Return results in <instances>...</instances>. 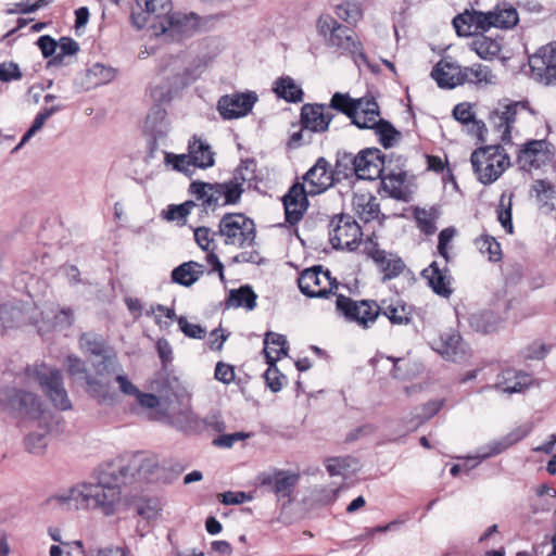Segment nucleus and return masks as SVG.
<instances>
[{
    "instance_id": "nucleus-37",
    "label": "nucleus",
    "mask_w": 556,
    "mask_h": 556,
    "mask_svg": "<svg viewBox=\"0 0 556 556\" xmlns=\"http://www.w3.org/2000/svg\"><path fill=\"white\" fill-rule=\"evenodd\" d=\"M172 422L177 430L187 434L200 432L205 427L203 419L191 409H181L174 415Z\"/></svg>"
},
{
    "instance_id": "nucleus-17",
    "label": "nucleus",
    "mask_w": 556,
    "mask_h": 556,
    "mask_svg": "<svg viewBox=\"0 0 556 556\" xmlns=\"http://www.w3.org/2000/svg\"><path fill=\"white\" fill-rule=\"evenodd\" d=\"M257 101L255 91L233 92L219 98L217 111L224 119H237L247 116Z\"/></svg>"
},
{
    "instance_id": "nucleus-1",
    "label": "nucleus",
    "mask_w": 556,
    "mask_h": 556,
    "mask_svg": "<svg viewBox=\"0 0 556 556\" xmlns=\"http://www.w3.org/2000/svg\"><path fill=\"white\" fill-rule=\"evenodd\" d=\"M50 502L65 510L99 509L110 516L116 511L121 503V492L103 466L94 481L77 483L61 490L50 498Z\"/></svg>"
},
{
    "instance_id": "nucleus-39",
    "label": "nucleus",
    "mask_w": 556,
    "mask_h": 556,
    "mask_svg": "<svg viewBox=\"0 0 556 556\" xmlns=\"http://www.w3.org/2000/svg\"><path fill=\"white\" fill-rule=\"evenodd\" d=\"M425 278L428 279L432 290L443 296L451 293L450 277L446 270L441 269L437 262H433L428 268L422 271Z\"/></svg>"
},
{
    "instance_id": "nucleus-53",
    "label": "nucleus",
    "mask_w": 556,
    "mask_h": 556,
    "mask_svg": "<svg viewBox=\"0 0 556 556\" xmlns=\"http://www.w3.org/2000/svg\"><path fill=\"white\" fill-rule=\"evenodd\" d=\"M475 244L479 252L483 255H486L491 262H497L501 260V244L494 238L489 236H481L476 239Z\"/></svg>"
},
{
    "instance_id": "nucleus-16",
    "label": "nucleus",
    "mask_w": 556,
    "mask_h": 556,
    "mask_svg": "<svg viewBox=\"0 0 556 556\" xmlns=\"http://www.w3.org/2000/svg\"><path fill=\"white\" fill-rule=\"evenodd\" d=\"M80 349L84 353L91 354L92 366L98 376L104 377L116 371V358L106 351L104 342L96 334L85 333L80 338Z\"/></svg>"
},
{
    "instance_id": "nucleus-63",
    "label": "nucleus",
    "mask_w": 556,
    "mask_h": 556,
    "mask_svg": "<svg viewBox=\"0 0 556 556\" xmlns=\"http://www.w3.org/2000/svg\"><path fill=\"white\" fill-rule=\"evenodd\" d=\"M22 78V72L16 63L3 62L0 63V80L9 83L11 80H18Z\"/></svg>"
},
{
    "instance_id": "nucleus-13",
    "label": "nucleus",
    "mask_w": 556,
    "mask_h": 556,
    "mask_svg": "<svg viewBox=\"0 0 556 556\" xmlns=\"http://www.w3.org/2000/svg\"><path fill=\"white\" fill-rule=\"evenodd\" d=\"M301 292L309 298H324L337 289L328 269L314 266L303 270L298 279Z\"/></svg>"
},
{
    "instance_id": "nucleus-24",
    "label": "nucleus",
    "mask_w": 556,
    "mask_h": 556,
    "mask_svg": "<svg viewBox=\"0 0 556 556\" xmlns=\"http://www.w3.org/2000/svg\"><path fill=\"white\" fill-rule=\"evenodd\" d=\"M431 77L440 88L453 89L464 84V68L452 60H441L432 70Z\"/></svg>"
},
{
    "instance_id": "nucleus-61",
    "label": "nucleus",
    "mask_w": 556,
    "mask_h": 556,
    "mask_svg": "<svg viewBox=\"0 0 556 556\" xmlns=\"http://www.w3.org/2000/svg\"><path fill=\"white\" fill-rule=\"evenodd\" d=\"M195 204L192 201H187L180 205L169 206L166 213V218L168 220H182L185 219L191 212Z\"/></svg>"
},
{
    "instance_id": "nucleus-32",
    "label": "nucleus",
    "mask_w": 556,
    "mask_h": 556,
    "mask_svg": "<svg viewBox=\"0 0 556 556\" xmlns=\"http://www.w3.org/2000/svg\"><path fill=\"white\" fill-rule=\"evenodd\" d=\"M355 214L365 223L374 220L379 215L377 199L369 192H357L352 200Z\"/></svg>"
},
{
    "instance_id": "nucleus-30",
    "label": "nucleus",
    "mask_w": 556,
    "mask_h": 556,
    "mask_svg": "<svg viewBox=\"0 0 556 556\" xmlns=\"http://www.w3.org/2000/svg\"><path fill=\"white\" fill-rule=\"evenodd\" d=\"M519 438H513V435H508L504 439L493 441L484 446H481L477 453L472 456H468L467 462H473L471 465H465L466 470H470L476 467L482 460L498 455L511 446L515 442H517Z\"/></svg>"
},
{
    "instance_id": "nucleus-40",
    "label": "nucleus",
    "mask_w": 556,
    "mask_h": 556,
    "mask_svg": "<svg viewBox=\"0 0 556 556\" xmlns=\"http://www.w3.org/2000/svg\"><path fill=\"white\" fill-rule=\"evenodd\" d=\"M256 294L249 286H242L229 292L227 300L228 309L252 311L256 304Z\"/></svg>"
},
{
    "instance_id": "nucleus-2",
    "label": "nucleus",
    "mask_w": 556,
    "mask_h": 556,
    "mask_svg": "<svg viewBox=\"0 0 556 556\" xmlns=\"http://www.w3.org/2000/svg\"><path fill=\"white\" fill-rule=\"evenodd\" d=\"M0 406L5 412L37 424L40 431L30 433L26 438L25 446L33 454L42 453L48 445L52 413L45 407L40 397L31 392L4 388L0 390Z\"/></svg>"
},
{
    "instance_id": "nucleus-51",
    "label": "nucleus",
    "mask_w": 556,
    "mask_h": 556,
    "mask_svg": "<svg viewBox=\"0 0 556 556\" xmlns=\"http://www.w3.org/2000/svg\"><path fill=\"white\" fill-rule=\"evenodd\" d=\"M62 110V105H55L51 108H45L42 109L35 117L31 126L29 129L24 134L22 137L21 142L18 146L14 149L17 150L22 146H24L30 138H33L45 125L46 121L58 111Z\"/></svg>"
},
{
    "instance_id": "nucleus-36",
    "label": "nucleus",
    "mask_w": 556,
    "mask_h": 556,
    "mask_svg": "<svg viewBox=\"0 0 556 556\" xmlns=\"http://www.w3.org/2000/svg\"><path fill=\"white\" fill-rule=\"evenodd\" d=\"M264 354L267 364H276L281 357L287 356L286 337L276 332H267L264 339Z\"/></svg>"
},
{
    "instance_id": "nucleus-52",
    "label": "nucleus",
    "mask_w": 556,
    "mask_h": 556,
    "mask_svg": "<svg viewBox=\"0 0 556 556\" xmlns=\"http://www.w3.org/2000/svg\"><path fill=\"white\" fill-rule=\"evenodd\" d=\"M162 503L157 498H146L137 505L138 515L148 522L156 521L162 515Z\"/></svg>"
},
{
    "instance_id": "nucleus-54",
    "label": "nucleus",
    "mask_w": 556,
    "mask_h": 556,
    "mask_svg": "<svg viewBox=\"0 0 556 556\" xmlns=\"http://www.w3.org/2000/svg\"><path fill=\"white\" fill-rule=\"evenodd\" d=\"M115 72L113 68L103 64H93L87 72L89 83L99 86L110 83L114 78Z\"/></svg>"
},
{
    "instance_id": "nucleus-46",
    "label": "nucleus",
    "mask_w": 556,
    "mask_h": 556,
    "mask_svg": "<svg viewBox=\"0 0 556 556\" xmlns=\"http://www.w3.org/2000/svg\"><path fill=\"white\" fill-rule=\"evenodd\" d=\"M151 387L165 397L178 396L185 389L179 378L169 374H160L151 381Z\"/></svg>"
},
{
    "instance_id": "nucleus-42",
    "label": "nucleus",
    "mask_w": 556,
    "mask_h": 556,
    "mask_svg": "<svg viewBox=\"0 0 556 556\" xmlns=\"http://www.w3.org/2000/svg\"><path fill=\"white\" fill-rule=\"evenodd\" d=\"M406 173H389L381 179L382 189L390 197L397 200H405L407 195V187L405 185Z\"/></svg>"
},
{
    "instance_id": "nucleus-31",
    "label": "nucleus",
    "mask_w": 556,
    "mask_h": 556,
    "mask_svg": "<svg viewBox=\"0 0 556 556\" xmlns=\"http://www.w3.org/2000/svg\"><path fill=\"white\" fill-rule=\"evenodd\" d=\"M530 377L515 369L504 370L497 378L496 388L505 393L522 392L529 387Z\"/></svg>"
},
{
    "instance_id": "nucleus-48",
    "label": "nucleus",
    "mask_w": 556,
    "mask_h": 556,
    "mask_svg": "<svg viewBox=\"0 0 556 556\" xmlns=\"http://www.w3.org/2000/svg\"><path fill=\"white\" fill-rule=\"evenodd\" d=\"M203 274V266L195 262H187L175 268L173 280L182 286H191Z\"/></svg>"
},
{
    "instance_id": "nucleus-8",
    "label": "nucleus",
    "mask_w": 556,
    "mask_h": 556,
    "mask_svg": "<svg viewBox=\"0 0 556 556\" xmlns=\"http://www.w3.org/2000/svg\"><path fill=\"white\" fill-rule=\"evenodd\" d=\"M471 165L478 180L490 185L509 166V156L501 146H488L471 154Z\"/></svg>"
},
{
    "instance_id": "nucleus-19",
    "label": "nucleus",
    "mask_w": 556,
    "mask_h": 556,
    "mask_svg": "<svg viewBox=\"0 0 556 556\" xmlns=\"http://www.w3.org/2000/svg\"><path fill=\"white\" fill-rule=\"evenodd\" d=\"M198 25V20L194 14H185L181 12H170L165 14L160 24H154V34L165 35L170 37L182 36L190 34Z\"/></svg>"
},
{
    "instance_id": "nucleus-4",
    "label": "nucleus",
    "mask_w": 556,
    "mask_h": 556,
    "mask_svg": "<svg viewBox=\"0 0 556 556\" xmlns=\"http://www.w3.org/2000/svg\"><path fill=\"white\" fill-rule=\"evenodd\" d=\"M519 22L517 10L508 4H498L488 12L465 11L453 20V25L459 36H471L485 33L490 28L510 29Z\"/></svg>"
},
{
    "instance_id": "nucleus-6",
    "label": "nucleus",
    "mask_w": 556,
    "mask_h": 556,
    "mask_svg": "<svg viewBox=\"0 0 556 556\" xmlns=\"http://www.w3.org/2000/svg\"><path fill=\"white\" fill-rule=\"evenodd\" d=\"M25 377L27 381L38 383L58 409L67 410L72 407L58 369L46 364L33 365L26 368Z\"/></svg>"
},
{
    "instance_id": "nucleus-23",
    "label": "nucleus",
    "mask_w": 556,
    "mask_h": 556,
    "mask_svg": "<svg viewBox=\"0 0 556 556\" xmlns=\"http://www.w3.org/2000/svg\"><path fill=\"white\" fill-rule=\"evenodd\" d=\"M333 177L328 162L320 157L304 177V188L308 194L315 195L332 186Z\"/></svg>"
},
{
    "instance_id": "nucleus-20",
    "label": "nucleus",
    "mask_w": 556,
    "mask_h": 556,
    "mask_svg": "<svg viewBox=\"0 0 556 556\" xmlns=\"http://www.w3.org/2000/svg\"><path fill=\"white\" fill-rule=\"evenodd\" d=\"M383 159L378 149H366L361 151L353 161L356 176L364 180H374L381 176L383 170Z\"/></svg>"
},
{
    "instance_id": "nucleus-33",
    "label": "nucleus",
    "mask_w": 556,
    "mask_h": 556,
    "mask_svg": "<svg viewBox=\"0 0 556 556\" xmlns=\"http://www.w3.org/2000/svg\"><path fill=\"white\" fill-rule=\"evenodd\" d=\"M325 466L330 476L343 478H349L362 468L359 459L350 455L327 458Z\"/></svg>"
},
{
    "instance_id": "nucleus-7",
    "label": "nucleus",
    "mask_w": 556,
    "mask_h": 556,
    "mask_svg": "<svg viewBox=\"0 0 556 556\" xmlns=\"http://www.w3.org/2000/svg\"><path fill=\"white\" fill-rule=\"evenodd\" d=\"M191 192L202 204L208 208H216L218 206L237 204L243 193V187L239 178L230 179L224 182H192L190 186Z\"/></svg>"
},
{
    "instance_id": "nucleus-45",
    "label": "nucleus",
    "mask_w": 556,
    "mask_h": 556,
    "mask_svg": "<svg viewBox=\"0 0 556 556\" xmlns=\"http://www.w3.org/2000/svg\"><path fill=\"white\" fill-rule=\"evenodd\" d=\"M453 115L458 122L469 126L470 134L481 137L485 126L475 118L472 106L469 103L457 104L453 110Z\"/></svg>"
},
{
    "instance_id": "nucleus-12",
    "label": "nucleus",
    "mask_w": 556,
    "mask_h": 556,
    "mask_svg": "<svg viewBox=\"0 0 556 556\" xmlns=\"http://www.w3.org/2000/svg\"><path fill=\"white\" fill-rule=\"evenodd\" d=\"M430 346L443 359L455 364L467 363L472 354L470 346L456 331L444 332L432 339Z\"/></svg>"
},
{
    "instance_id": "nucleus-25",
    "label": "nucleus",
    "mask_w": 556,
    "mask_h": 556,
    "mask_svg": "<svg viewBox=\"0 0 556 556\" xmlns=\"http://www.w3.org/2000/svg\"><path fill=\"white\" fill-rule=\"evenodd\" d=\"M307 191L304 186L294 185L283 197L286 220L294 225L301 220L307 208Z\"/></svg>"
},
{
    "instance_id": "nucleus-64",
    "label": "nucleus",
    "mask_w": 556,
    "mask_h": 556,
    "mask_svg": "<svg viewBox=\"0 0 556 556\" xmlns=\"http://www.w3.org/2000/svg\"><path fill=\"white\" fill-rule=\"evenodd\" d=\"M255 163L251 160H247L241 162L240 166L237 168L236 175L232 179L239 178L241 182V187L245 181H251L255 177Z\"/></svg>"
},
{
    "instance_id": "nucleus-27",
    "label": "nucleus",
    "mask_w": 556,
    "mask_h": 556,
    "mask_svg": "<svg viewBox=\"0 0 556 556\" xmlns=\"http://www.w3.org/2000/svg\"><path fill=\"white\" fill-rule=\"evenodd\" d=\"M301 121L304 129L320 132L327 130L331 117L324 105L305 104L302 108Z\"/></svg>"
},
{
    "instance_id": "nucleus-56",
    "label": "nucleus",
    "mask_w": 556,
    "mask_h": 556,
    "mask_svg": "<svg viewBox=\"0 0 556 556\" xmlns=\"http://www.w3.org/2000/svg\"><path fill=\"white\" fill-rule=\"evenodd\" d=\"M336 14L339 18L348 23H355L361 18L362 10L358 3L346 1L337 5Z\"/></svg>"
},
{
    "instance_id": "nucleus-59",
    "label": "nucleus",
    "mask_w": 556,
    "mask_h": 556,
    "mask_svg": "<svg viewBox=\"0 0 556 556\" xmlns=\"http://www.w3.org/2000/svg\"><path fill=\"white\" fill-rule=\"evenodd\" d=\"M267 387L273 392H279L283 387L285 376L280 374L276 364H268V369L264 374Z\"/></svg>"
},
{
    "instance_id": "nucleus-5",
    "label": "nucleus",
    "mask_w": 556,
    "mask_h": 556,
    "mask_svg": "<svg viewBox=\"0 0 556 556\" xmlns=\"http://www.w3.org/2000/svg\"><path fill=\"white\" fill-rule=\"evenodd\" d=\"M105 467L119 491L123 484L154 481L161 471L159 457L149 452H138Z\"/></svg>"
},
{
    "instance_id": "nucleus-35",
    "label": "nucleus",
    "mask_w": 556,
    "mask_h": 556,
    "mask_svg": "<svg viewBox=\"0 0 556 556\" xmlns=\"http://www.w3.org/2000/svg\"><path fill=\"white\" fill-rule=\"evenodd\" d=\"M392 363V376L396 379H410L420 375L424 370V364L418 358L407 357H387Z\"/></svg>"
},
{
    "instance_id": "nucleus-18",
    "label": "nucleus",
    "mask_w": 556,
    "mask_h": 556,
    "mask_svg": "<svg viewBox=\"0 0 556 556\" xmlns=\"http://www.w3.org/2000/svg\"><path fill=\"white\" fill-rule=\"evenodd\" d=\"M533 78L544 85L556 84V46L546 45L530 56Z\"/></svg>"
},
{
    "instance_id": "nucleus-3",
    "label": "nucleus",
    "mask_w": 556,
    "mask_h": 556,
    "mask_svg": "<svg viewBox=\"0 0 556 556\" xmlns=\"http://www.w3.org/2000/svg\"><path fill=\"white\" fill-rule=\"evenodd\" d=\"M330 108L348 115L361 129H374L384 148L393 147L401 134L380 117L378 103L372 98L353 99L348 93L337 92L332 96Z\"/></svg>"
},
{
    "instance_id": "nucleus-58",
    "label": "nucleus",
    "mask_w": 556,
    "mask_h": 556,
    "mask_svg": "<svg viewBox=\"0 0 556 556\" xmlns=\"http://www.w3.org/2000/svg\"><path fill=\"white\" fill-rule=\"evenodd\" d=\"M340 489L334 486H317L314 489V501L319 505H328L338 497Z\"/></svg>"
},
{
    "instance_id": "nucleus-47",
    "label": "nucleus",
    "mask_w": 556,
    "mask_h": 556,
    "mask_svg": "<svg viewBox=\"0 0 556 556\" xmlns=\"http://www.w3.org/2000/svg\"><path fill=\"white\" fill-rule=\"evenodd\" d=\"M477 35L471 42V49L481 59L491 60L500 54L502 46L498 40L486 37L483 33H478Z\"/></svg>"
},
{
    "instance_id": "nucleus-29",
    "label": "nucleus",
    "mask_w": 556,
    "mask_h": 556,
    "mask_svg": "<svg viewBox=\"0 0 556 556\" xmlns=\"http://www.w3.org/2000/svg\"><path fill=\"white\" fill-rule=\"evenodd\" d=\"M458 323L475 332L491 333L501 328L503 320L500 315H460Z\"/></svg>"
},
{
    "instance_id": "nucleus-38",
    "label": "nucleus",
    "mask_w": 556,
    "mask_h": 556,
    "mask_svg": "<svg viewBox=\"0 0 556 556\" xmlns=\"http://www.w3.org/2000/svg\"><path fill=\"white\" fill-rule=\"evenodd\" d=\"M189 152L193 159V166L207 168L214 165V152L211 146L200 138L193 137L189 142Z\"/></svg>"
},
{
    "instance_id": "nucleus-26",
    "label": "nucleus",
    "mask_w": 556,
    "mask_h": 556,
    "mask_svg": "<svg viewBox=\"0 0 556 556\" xmlns=\"http://www.w3.org/2000/svg\"><path fill=\"white\" fill-rule=\"evenodd\" d=\"M65 367L70 375L77 379H84L87 382L88 391L99 399L106 401L104 384L97 379L90 378L87 374L85 364L76 356L68 355L65 361Z\"/></svg>"
},
{
    "instance_id": "nucleus-55",
    "label": "nucleus",
    "mask_w": 556,
    "mask_h": 556,
    "mask_svg": "<svg viewBox=\"0 0 556 556\" xmlns=\"http://www.w3.org/2000/svg\"><path fill=\"white\" fill-rule=\"evenodd\" d=\"M165 164L167 166H172L173 169L180 173H189L190 167L193 166V159L191 157V153L188 154H174V153H165Z\"/></svg>"
},
{
    "instance_id": "nucleus-21",
    "label": "nucleus",
    "mask_w": 556,
    "mask_h": 556,
    "mask_svg": "<svg viewBox=\"0 0 556 556\" xmlns=\"http://www.w3.org/2000/svg\"><path fill=\"white\" fill-rule=\"evenodd\" d=\"M549 143L546 140H532L523 146L518 154V164L523 170L540 168L551 160Z\"/></svg>"
},
{
    "instance_id": "nucleus-11",
    "label": "nucleus",
    "mask_w": 556,
    "mask_h": 556,
    "mask_svg": "<svg viewBox=\"0 0 556 556\" xmlns=\"http://www.w3.org/2000/svg\"><path fill=\"white\" fill-rule=\"evenodd\" d=\"M336 303L341 313H399V311H405V302L397 293H391L379 302L375 300L354 301L344 295H338Z\"/></svg>"
},
{
    "instance_id": "nucleus-22",
    "label": "nucleus",
    "mask_w": 556,
    "mask_h": 556,
    "mask_svg": "<svg viewBox=\"0 0 556 556\" xmlns=\"http://www.w3.org/2000/svg\"><path fill=\"white\" fill-rule=\"evenodd\" d=\"M519 103L500 104L490 115V124L504 142H510L511 130L516 123Z\"/></svg>"
},
{
    "instance_id": "nucleus-44",
    "label": "nucleus",
    "mask_w": 556,
    "mask_h": 556,
    "mask_svg": "<svg viewBox=\"0 0 556 556\" xmlns=\"http://www.w3.org/2000/svg\"><path fill=\"white\" fill-rule=\"evenodd\" d=\"M273 90L278 98L285 99L288 102H300L303 98L301 87L289 76L278 78Z\"/></svg>"
},
{
    "instance_id": "nucleus-14",
    "label": "nucleus",
    "mask_w": 556,
    "mask_h": 556,
    "mask_svg": "<svg viewBox=\"0 0 556 556\" xmlns=\"http://www.w3.org/2000/svg\"><path fill=\"white\" fill-rule=\"evenodd\" d=\"M330 242L334 249L354 250L362 237L359 225L352 216L338 215L331 220Z\"/></svg>"
},
{
    "instance_id": "nucleus-28",
    "label": "nucleus",
    "mask_w": 556,
    "mask_h": 556,
    "mask_svg": "<svg viewBox=\"0 0 556 556\" xmlns=\"http://www.w3.org/2000/svg\"><path fill=\"white\" fill-rule=\"evenodd\" d=\"M169 131L170 123L166 116L165 110L159 105L153 106L147 116L144 132L154 140H160L165 138Z\"/></svg>"
},
{
    "instance_id": "nucleus-60",
    "label": "nucleus",
    "mask_w": 556,
    "mask_h": 556,
    "mask_svg": "<svg viewBox=\"0 0 556 556\" xmlns=\"http://www.w3.org/2000/svg\"><path fill=\"white\" fill-rule=\"evenodd\" d=\"M179 329L189 338L201 339L205 330L198 324L190 323L184 315L177 318Z\"/></svg>"
},
{
    "instance_id": "nucleus-62",
    "label": "nucleus",
    "mask_w": 556,
    "mask_h": 556,
    "mask_svg": "<svg viewBox=\"0 0 556 556\" xmlns=\"http://www.w3.org/2000/svg\"><path fill=\"white\" fill-rule=\"evenodd\" d=\"M218 500L224 505H239L243 504L245 502H250L252 500V496L245 492L239 491V492H224L218 494Z\"/></svg>"
},
{
    "instance_id": "nucleus-49",
    "label": "nucleus",
    "mask_w": 556,
    "mask_h": 556,
    "mask_svg": "<svg viewBox=\"0 0 556 556\" xmlns=\"http://www.w3.org/2000/svg\"><path fill=\"white\" fill-rule=\"evenodd\" d=\"M464 83L494 85L496 76L492 71L482 64L464 67Z\"/></svg>"
},
{
    "instance_id": "nucleus-10",
    "label": "nucleus",
    "mask_w": 556,
    "mask_h": 556,
    "mask_svg": "<svg viewBox=\"0 0 556 556\" xmlns=\"http://www.w3.org/2000/svg\"><path fill=\"white\" fill-rule=\"evenodd\" d=\"M219 233L227 245L245 248L255 240V225L240 213L226 214L219 222Z\"/></svg>"
},
{
    "instance_id": "nucleus-41",
    "label": "nucleus",
    "mask_w": 556,
    "mask_h": 556,
    "mask_svg": "<svg viewBox=\"0 0 556 556\" xmlns=\"http://www.w3.org/2000/svg\"><path fill=\"white\" fill-rule=\"evenodd\" d=\"M300 475L294 471L279 470L264 480V483H273L278 495L288 496L299 482Z\"/></svg>"
},
{
    "instance_id": "nucleus-34",
    "label": "nucleus",
    "mask_w": 556,
    "mask_h": 556,
    "mask_svg": "<svg viewBox=\"0 0 556 556\" xmlns=\"http://www.w3.org/2000/svg\"><path fill=\"white\" fill-rule=\"evenodd\" d=\"M371 257L383 273L384 280L397 277L405 268V264L400 257L383 250L374 251Z\"/></svg>"
},
{
    "instance_id": "nucleus-50",
    "label": "nucleus",
    "mask_w": 556,
    "mask_h": 556,
    "mask_svg": "<svg viewBox=\"0 0 556 556\" xmlns=\"http://www.w3.org/2000/svg\"><path fill=\"white\" fill-rule=\"evenodd\" d=\"M440 216V211L438 207L432 206L430 208H415L414 217L418 224V227L426 235H432L435 232V222Z\"/></svg>"
},
{
    "instance_id": "nucleus-43",
    "label": "nucleus",
    "mask_w": 556,
    "mask_h": 556,
    "mask_svg": "<svg viewBox=\"0 0 556 556\" xmlns=\"http://www.w3.org/2000/svg\"><path fill=\"white\" fill-rule=\"evenodd\" d=\"M532 191L534 192L535 200L540 208L544 213L552 212L554 210L555 200V188L547 180H535L532 185Z\"/></svg>"
},
{
    "instance_id": "nucleus-15",
    "label": "nucleus",
    "mask_w": 556,
    "mask_h": 556,
    "mask_svg": "<svg viewBox=\"0 0 556 556\" xmlns=\"http://www.w3.org/2000/svg\"><path fill=\"white\" fill-rule=\"evenodd\" d=\"M131 8V23L141 29L147 25H151L154 29V24H160L165 14L170 12V0H134Z\"/></svg>"
},
{
    "instance_id": "nucleus-57",
    "label": "nucleus",
    "mask_w": 556,
    "mask_h": 556,
    "mask_svg": "<svg viewBox=\"0 0 556 556\" xmlns=\"http://www.w3.org/2000/svg\"><path fill=\"white\" fill-rule=\"evenodd\" d=\"M497 219L503 226V228L508 232H513V223H511V198L509 197L507 200L505 195H502L500 205L497 208Z\"/></svg>"
},
{
    "instance_id": "nucleus-9",
    "label": "nucleus",
    "mask_w": 556,
    "mask_h": 556,
    "mask_svg": "<svg viewBox=\"0 0 556 556\" xmlns=\"http://www.w3.org/2000/svg\"><path fill=\"white\" fill-rule=\"evenodd\" d=\"M317 28L329 47L341 53L361 54V43L355 33L339 24L331 15H321L318 18Z\"/></svg>"
}]
</instances>
